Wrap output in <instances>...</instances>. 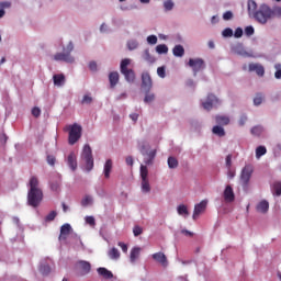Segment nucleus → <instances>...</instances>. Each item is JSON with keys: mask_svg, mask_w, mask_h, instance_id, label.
<instances>
[{"mask_svg": "<svg viewBox=\"0 0 281 281\" xmlns=\"http://www.w3.org/2000/svg\"><path fill=\"white\" fill-rule=\"evenodd\" d=\"M145 103H150L155 101V94L154 93H149V91H146V95H145Z\"/></svg>", "mask_w": 281, "mask_h": 281, "instance_id": "nucleus-41", "label": "nucleus"}, {"mask_svg": "<svg viewBox=\"0 0 281 281\" xmlns=\"http://www.w3.org/2000/svg\"><path fill=\"white\" fill-rule=\"evenodd\" d=\"M223 19H224V21H231V19H234V13H232V11H226L223 14Z\"/></svg>", "mask_w": 281, "mask_h": 281, "instance_id": "nucleus-52", "label": "nucleus"}, {"mask_svg": "<svg viewBox=\"0 0 281 281\" xmlns=\"http://www.w3.org/2000/svg\"><path fill=\"white\" fill-rule=\"evenodd\" d=\"M235 198H236V195H234V191H233L232 186L225 187L224 201L228 202V203H232V202H234Z\"/></svg>", "mask_w": 281, "mask_h": 281, "instance_id": "nucleus-18", "label": "nucleus"}, {"mask_svg": "<svg viewBox=\"0 0 281 281\" xmlns=\"http://www.w3.org/2000/svg\"><path fill=\"white\" fill-rule=\"evenodd\" d=\"M188 66L192 68L193 75L196 76V74L205 69V60L202 58H189Z\"/></svg>", "mask_w": 281, "mask_h": 281, "instance_id": "nucleus-9", "label": "nucleus"}, {"mask_svg": "<svg viewBox=\"0 0 281 281\" xmlns=\"http://www.w3.org/2000/svg\"><path fill=\"white\" fill-rule=\"evenodd\" d=\"M151 87H154V82L148 71H143L142 74V89L145 92H149Z\"/></svg>", "mask_w": 281, "mask_h": 281, "instance_id": "nucleus-12", "label": "nucleus"}, {"mask_svg": "<svg viewBox=\"0 0 281 281\" xmlns=\"http://www.w3.org/2000/svg\"><path fill=\"white\" fill-rule=\"evenodd\" d=\"M220 104V101L218 99L216 98L215 94H207V98H206V102H203L202 103V106L204 110L206 111H211L213 108H215V105Z\"/></svg>", "mask_w": 281, "mask_h": 281, "instance_id": "nucleus-13", "label": "nucleus"}, {"mask_svg": "<svg viewBox=\"0 0 281 281\" xmlns=\"http://www.w3.org/2000/svg\"><path fill=\"white\" fill-rule=\"evenodd\" d=\"M148 167L142 165L140 166V179H142V192L143 193H149L151 188L148 179Z\"/></svg>", "mask_w": 281, "mask_h": 281, "instance_id": "nucleus-8", "label": "nucleus"}, {"mask_svg": "<svg viewBox=\"0 0 281 281\" xmlns=\"http://www.w3.org/2000/svg\"><path fill=\"white\" fill-rule=\"evenodd\" d=\"M40 272L43 276H47L49 272H52V268L48 265H43L40 267Z\"/></svg>", "mask_w": 281, "mask_h": 281, "instance_id": "nucleus-39", "label": "nucleus"}, {"mask_svg": "<svg viewBox=\"0 0 281 281\" xmlns=\"http://www.w3.org/2000/svg\"><path fill=\"white\" fill-rule=\"evenodd\" d=\"M50 190H53L54 192H58L59 191V184L57 182L50 184Z\"/></svg>", "mask_w": 281, "mask_h": 281, "instance_id": "nucleus-64", "label": "nucleus"}, {"mask_svg": "<svg viewBox=\"0 0 281 281\" xmlns=\"http://www.w3.org/2000/svg\"><path fill=\"white\" fill-rule=\"evenodd\" d=\"M225 166H227L228 169L232 167V155H227L225 158Z\"/></svg>", "mask_w": 281, "mask_h": 281, "instance_id": "nucleus-60", "label": "nucleus"}, {"mask_svg": "<svg viewBox=\"0 0 281 281\" xmlns=\"http://www.w3.org/2000/svg\"><path fill=\"white\" fill-rule=\"evenodd\" d=\"M27 187V205L37 209L44 199L43 190L40 188L38 178L36 176H32L29 180Z\"/></svg>", "mask_w": 281, "mask_h": 281, "instance_id": "nucleus-1", "label": "nucleus"}, {"mask_svg": "<svg viewBox=\"0 0 281 281\" xmlns=\"http://www.w3.org/2000/svg\"><path fill=\"white\" fill-rule=\"evenodd\" d=\"M55 161H56L55 156L53 155L46 156V162H48L49 166H54Z\"/></svg>", "mask_w": 281, "mask_h": 281, "instance_id": "nucleus-53", "label": "nucleus"}, {"mask_svg": "<svg viewBox=\"0 0 281 281\" xmlns=\"http://www.w3.org/2000/svg\"><path fill=\"white\" fill-rule=\"evenodd\" d=\"M269 210V203L267 200H261L258 205H256V211L260 214H267Z\"/></svg>", "mask_w": 281, "mask_h": 281, "instance_id": "nucleus-21", "label": "nucleus"}, {"mask_svg": "<svg viewBox=\"0 0 281 281\" xmlns=\"http://www.w3.org/2000/svg\"><path fill=\"white\" fill-rule=\"evenodd\" d=\"M246 122H247V116L246 115L240 116V119H239V126L246 125Z\"/></svg>", "mask_w": 281, "mask_h": 281, "instance_id": "nucleus-63", "label": "nucleus"}, {"mask_svg": "<svg viewBox=\"0 0 281 281\" xmlns=\"http://www.w3.org/2000/svg\"><path fill=\"white\" fill-rule=\"evenodd\" d=\"M108 79H109V81H110V87H111L112 89H114V88L117 86L119 81H120V75H119L117 71H112V72L108 76Z\"/></svg>", "mask_w": 281, "mask_h": 281, "instance_id": "nucleus-19", "label": "nucleus"}, {"mask_svg": "<svg viewBox=\"0 0 281 281\" xmlns=\"http://www.w3.org/2000/svg\"><path fill=\"white\" fill-rule=\"evenodd\" d=\"M254 172V168L249 165L245 166L243 168V171H240V183H243L244 187H247L249 183V180L251 179Z\"/></svg>", "mask_w": 281, "mask_h": 281, "instance_id": "nucleus-10", "label": "nucleus"}, {"mask_svg": "<svg viewBox=\"0 0 281 281\" xmlns=\"http://www.w3.org/2000/svg\"><path fill=\"white\" fill-rule=\"evenodd\" d=\"M249 71L255 72L260 78H262L265 75L263 66L261 64H257V63L249 64Z\"/></svg>", "mask_w": 281, "mask_h": 281, "instance_id": "nucleus-16", "label": "nucleus"}, {"mask_svg": "<svg viewBox=\"0 0 281 281\" xmlns=\"http://www.w3.org/2000/svg\"><path fill=\"white\" fill-rule=\"evenodd\" d=\"M143 59H145V61H147L148 64H154L156 61V58L150 55L149 50H145V53L143 54Z\"/></svg>", "mask_w": 281, "mask_h": 281, "instance_id": "nucleus-33", "label": "nucleus"}, {"mask_svg": "<svg viewBox=\"0 0 281 281\" xmlns=\"http://www.w3.org/2000/svg\"><path fill=\"white\" fill-rule=\"evenodd\" d=\"M172 54L177 58H182L184 56V54H186L184 47L181 46V45H177L176 47H173Z\"/></svg>", "mask_w": 281, "mask_h": 281, "instance_id": "nucleus-27", "label": "nucleus"}, {"mask_svg": "<svg viewBox=\"0 0 281 281\" xmlns=\"http://www.w3.org/2000/svg\"><path fill=\"white\" fill-rule=\"evenodd\" d=\"M147 43L149 45H156L157 44V36H148L147 37Z\"/></svg>", "mask_w": 281, "mask_h": 281, "instance_id": "nucleus-55", "label": "nucleus"}, {"mask_svg": "<svg viewBox=\"0 0 281 281\" xmlns=\"http://www.w3.org/2000/svg\"><path fill=\"white\" fill-rule=\"evenodd\" d=\"M125 161L127 166H134V158L132 156L126 157Z\"/></svg>", "mask_w": 281, "mask_h": 281, "instance_id": "nucleus-62", "label": "nucleus"}, {"mask_svg": "<svg viewBox=\"0 0 281 281\" xmlns=\"http://www.w3.org/2000/svg\"><path fill=\"white\" fill-rule=\"evenodd\" d=\"M265 154H267V147L259 146L256 147V158H261Z\"/></svg>", "mask_w": 281, "mask_h": 281, "instance_id": "nucleus-36", "label": "nucleus"}, {"mask_svg": "<svg viewBox=\"0 0 281 281\" xmlns=\"http://www.w3.org/2000/svg\"><path fill=\"white\" fill-rule=\"evenodd\" d=\"M74 52V44L69 42L68 46L64 47L63 53H57L54 55L55 61H64L66 64L72 65L75 63V57L70 55Z\"/></svg>", "mask_w": 281, "mask_h": 281, "instance_id": "nucleus-2", "label": "nucleus"}, {"mask_svg": "<svg viewBox=\"0 0 281 281\" xmlns=\"http://www.w3.org/2000/svg\"><path fill=\"white\" fill-rule=\"evenodd\" d=\"M274 68H276L274 78L279 80L281 79V64L276 65Z\"/></svg>", "mask_w": 281, "mask_h": 281, "instance_id": "nucleus-44", "label": "nucleus"}, {"mask_svg": "<svg viewBox=\"0 0 281 281\" xmlns=\"http://www.w3.org/2000/svg\"><path fill=\"white\" fill-rule=\"evenodd\" d=\"M131 65L130 58H124L121 61V74L125 77V80L130 83H133L136 79L135 71L130 69L128 66Z\"/></svg>", "mask_w": 281, "mask_h": 281, "instance_id": "nucleus-4", "label": "nucleus"}, {"mask_svg": "<svg viewBox=\"0 0 281 281\" xmlns=\"http://www.w3.org/2000/svg\"><path fill=\"white\" fill-rule=\"evenodd\" d=\"M179 167V160L172 156L168 157V168L177 169Z\"/></svg>", "mask_w": 281, "mask_h": 281, "instance_id": "nucleus-31", "label": "nucleus"}, {"mask_svg": "<svg viewBox=\"0 0 281 281\" xmlns=\"http://www.w3.org/2000/svg\"><path fill=\"white\" fill-rule=\"evenodd\" d=\"M157 75L160 78H166V68H165V66H161V67L157 68Z\"/></svg>", "mask_w": 281, "mask_h": 281, "instance_id": "nucleus-47", "label": "nucleus"}, {"mask_svg": "<svg viewBox=\"0 0 281 281\" xmlns=\"http://www.w3.org/2000/svg\"><path fill=\"white\" fill-rule=\"evenodd\" d=\"M68 166L71 169V171H75L78 168V162L76 161L75 153H70L68 155Z\"/></svg>", "mask_w": 281, "mask_h": 281, "instance_id": "nucleus-23", "label": "nucleus"}, {"mask_svg": "<svg viewBox=\"0 0 281 281\" xmlns=\"http://www.w3.org/2000/svg\"><path fill=\"white\" fill-rule=\"evenodd\" d=\"M206 207H207V201L206 200H202L200 203L194 205L193 221H196V218H199L200 215L205 212Z\"/></svg>", "mask_w": 281, "mask_h": 281, "instance_id": "nucleus-14", "label": "nucleus"}, {"mask_svg": "<svg viewBox=\"0 0 281 281\" xmlns=\"http://www.w3.org/2000/svg\"><path fill=\"white\" fill-rule=\"evenodd\" d=\"M113 169V161L111 159H108L104 165V177L106 179L110 178L111 170Z\"/></svg>", "mask_w": 281, "mask_h": 281, "instance_id": "nucleus-29", "label": "nucleus"}, {"mask_svg": "<svg viewBox=\"0 0 281 281\" xmlns=\"http://www.w3.org/2000/svg\"><path fill=\"white\" fill-rule=\"evenodd\" d=\"M12 8V2L10 1H1L0 2V19L5 16V10H10Z\"/></svg>", "mask_w": 281, "mask_h": 281, "instance_id": "nucleus-22", "label": "nucleus"}, {"mask_svg": "<svg viewBox=\"0 0 281 281\" xmlns=\"http://www.w3.org/2000/svg\"><path fill=\"white\" fill-rule=\"evenodd\" d=\"M127 48H130V50H134V49L138 48V42H136V41L127 42Z\"/></svg>", "mask_w": 281, "mask_h": 281, "instance_id": "nucleus-46", "label": "nucleus"}, {"mask_svg": "<svg viewBox=\"0 0 281 281\" xmlns=\"http://www.w3.org/2000/svg\"><path fill=\"white\" fill-rule=\"evenodd\" d=\"M263 101L262 94H256L255 99H254V104L255 105H261Z\"/></svg>", "mask_w": 281, "mask_h": 281, "instance_id": "nucleus-48", "label": "nucleus"}, {"mask_svg": "<svg viewBox=\"0 0 281 281\" xmlns=\"http://www.w3.org/2000/svg\"><path fill=\"white\" fill-rule=\"evenodd\" d=\"M157 54H167L169 52V47H167L165 44H160L156 47Z\"/></svg>", "mask_w": 281, "mask_h": 281, "instance_id": "nucleus-38", "label": "nucleus"}, {"mask_svg": "<svg viewBox=\"0 0 281 281\" xmlns=\"http://www.w3.org/2000/svg\"><path fill=\"white\" fill-rule=\"evenodd\" d=\"M233 52L240 56H247V52L243 49L241 45L234 46Z\"/></svg>", "mask_w": 281, "mask_h": 281, "instance_id": "nucleus-40", "label": "nucleus"}, {"mask_svg": "<svg viewBox=\"0 0 281 281\" xmlns=\"http://www.w3.org/2000/svg\"><path fill=\"white\" fill-rule=\"evenodd\" d=\"M92 102V99L90 95L85 94L83 100H81V103L83 104H90Z\"/></svg>", "mask_w": 281, "mask_h": 281, "instance_id": "nucleus-59", "label": "nucleus"}, {"mask_svg": "<svg viewBox=\"0 0 281 281\" xmlns=\"http://www.w3.org/2000/svg\"><path fill=\"white\" fill-rule=\"evenodd\" d=\"M57 217V212L50 211L48 215H46L45 221L46 222H53Z\"/></svg>", "mask_w": 281, "mask_h": 281, "instance_id": "nucleus-43", "label": "nucleus"}, {"mask_svg": "<svg viewBox=\"0 0 281 281\" xmlns=\"http://www.w3.org/2000/svg\"><path fill=\"white\" fill-rule=\"evenodd\" d=\"M108 257L112 260H119L121 258L120 250L115 247H112L110 250H108Z\"/></svg>", "mask_w": 281, "mask_h": 281, "instance_id": "nucleus-25", "label": "nucleus"}, {"mask_svg": "<svg viewBox=\"0 0 281 281\" xmlns=\"http://www.w3.org/2000/svg\"><path fill=\"white\" fill-rule=\"evenodd\" d=\"M140 154L143 156H145V164L147 166H150L151 164H154V159L156 157V150L148 151V146L143 145L142 148H140Z\"/></svg>", "mask_w": 281, "mask_h": 281, "instance_id": "nucleus-11", "label": "nucleus"}, {"mask_svg": "<svg viewBox=\"0 0 281 281\" xmlns=\"http://www.w3.org/2000/svg\"><path fill=\"white\" fill-rule=\"evenodd\" d=\"M81 159L86 161V170L90 172L93 170L94 161L93 155H91V148L89 145H85L83 150L81 151Z\"/></svg>", "mask_w": 281, "mask_h": 281, "instance_id": "nucleus-6", "label": "nucleus"}, {"mask_svg": "<svg viewBox=\"0 0 281 281\" xmlns=\"http://www.w3.org/2000/svg\"><path fill=\"white\" fill-rule=\"evenodd\" d=\"M71 231H72V227L68 223L61 225L60 226V234H59V241L60 240H67Z\"/></svg>", "mask_w": 281, "mask_h": 281, "instance_id": "nucleus-17", "label": "nucleus"}, {"mask_svg": "<svg viewBox=\"0 0 281 281\" xmlns=\"http://www.w3.org/2000/svg\"><path fill=\"white\" fill-rule=\"evenodd\" d=\"M271 191L273 192V194H276L277 196L281 195V182H274L273 187L271 189Z\"/></svg>", "mask_w": 281, "mask_h": 281, "instance_id": "nucleus-35", "label": "nucleus"}, {"mask_svg": "<svg viewBox=\"0 0 281 281\" xmlns=\"http://www.w3.org/2000/svg\"><path fill=\"white\" fill-rule=\"evenodd\" d=\"M91 202H92L91 196L90 195H86L85 199L81 200V205L86 207V206L90 205Z\"/></svg>", "mask_w": 281, "mask_h": 281, "instance_id": "nucleus-45", "label": "nucleus"}, {"mask_svg": "<svg viewBox=\"0 0 281 281\" xmlns=\"http://www.w3.org/2000/svg\"><path fill=\"white\" fill-rule=\"evenodd\" d=\"M140 256V247H133L131 250V262L134 263Z\"/></svg>", "mask_w": 281, "mask_h": 281, "instance_id": "nucleus-26", "label": "nucleus"}, {"mask_svg": "<svg viewBox=\"0 0 281 281\" xmlns=\"http://www.w3.org/2000/svg\"><path fill=\"white\" fill-rule=\"evenodd\" d=\"M151 258H153L154 261L160 263V266L164 267V268L169 266V261L167 260L166 255L161 251L153 254Z\"/></svg>", "mask_w": 281, "mask_h": 281, "instance_id": "nucleus-15", "label": "nucleus"}, {"mask_svg": "<svg viewBox=\"0 0 281 281\" xmlns=\"http://www.w3.org/2000/svg\"><path fill=\"white\" fill-rule=\"evenodd\" d=\"M233 36H243V27H237L235 33H233Z\"/></svg>", "mask_w": 281, "mask_h": 281, "instance_id": "nucleus-61", "label": "nucleus"}, {"mask_svg": "<svg viewBox=\"0 0 281 281\" xmlns=\"http://www.w3.org/2000/svg\"><path fill=\"white\" fill-rule=\"evenodd\" d=\"M89 69H90L92 72L98 71V64L94 63V61L89 63Z\"/></svg>", "mask_w": 281, "mask_h": 281, "instance_id": "nucleus-57", "label": "nucleus"}, {"mask_svg": "<svg viewBox=\"0 0 281 281\" xmlns=\"http://www.w3.org/2000/svg\"><path fill=\"white\" fill-rule=\"evenodd\" d=\"M31 114H33L34 117H40L42 110L38 109V106H34L33 110H31Z\"/></svg>", "mask_w": 281, "mask_h": 281, "instance_id": "nucleus-50", "label": "nucleus"}, {"mask_svg": "<svg viewBox=\"0 0 281 281\" xmlns=\"http://www.w3.org/2000/svg\"><path fill=\"white\" fill-rule=\"evenodd\" d=\"M69 131V145L74 146L80 137H82V126H80L78 123H74L72 125L68 126Z\"/></svg>", "mask_w": 281, "mask_h": 281, "instance_id": "nucleus-5", "label": "nucleus"}, {"mask_svg": "<svg viewBox=\"0 0 281 281\" xmlns=\"http://www.w3.org/2000/svg\"><path fill=\"white\" fill-rule=\"evenodd\" d=\"M271 16H273V11L271 10V8L267 7V4H262L259 10L256 11L254 14L256 21H258V23H261L262 25H265V23H267V21H269Z\"/></svg>", "mask_w": 281, "mask_h": 281, "instance_id": "nucleus-3", "label": "nucleus"}, {"mask_svg": "<svg viewBox=\"0 0 281 281\" xmlns=\"http://www.w3.org/2000/svg\"><path fill=\"white\" fill-rule=\"evenodd\" d=\"M97 272H99V274L104 279L113 278V272L106 270L104 267H100L99 269H97Z\"/></svg>", "mask_w": 281, "mask_h": 281, "instance_id": "nucleus-28", "label": "nucleus"}, {"mask_svg": "<svg viewBox=\"0 0 281 281\" xmlns=\"http://www.w3.org/2000/svg\"><path fill=\"white\" fill-rule=\"evenodd\" d=\"M53 80H54V86H56V87L65 86L66 79H65V75H63V74L54 75Z\"/></svg>", "mask_w": 281, "mask_h": 281, "instance_id": "nucleus-24", "label": "nucleus"}, {"mask_svg": "<svg viewBox=\"0 0 281 281\" xmlns=\"http://www.w3.org/2000/svg\"><path fill=\"white\" fill-rule=\"evenodd\" d=\"M164 8H165V10L170 11L175 8V2H172V0H167L164 3Z\"/></svg>", "mask_w": 281, "mask_h": 281, "instance_id": "nucleus-42", "label": "nucleus"}, {"mask_svg": "<svg viewBox=\"0 0 281 281\" xmlns=\"http://www.w3.org/2000/svg\"><path fill=\"white\" fill-rule=\"evenodd\" d=\"M262 132H263V128L261 126H255L252 127V130H250V134H252L256 137L261 136Z\"/></svg>", "mask_w": 281, "mask_h": 281, "instance_id": "nucleus-37", "label": "nucleus"}, {"mask_svg": "<svg viewBox=\"0 0 281 281\" xmlns=\"http://www.w3.org/2000/svg\"><path fill=\"white\" fill-rule=\"evenodd\" d=\"M86 223L89 224L90 226H94L95 225V220L93 216H87L86 217Z\"/></svg>", "mask_w": 281, "mask_h": 281, "instance_id": "nucleus-56", "label": "nucleus"}, {"mask_svg": "<svg viewBox=\"0 0 281 281\" xmlns=\"http://www.w3.org/2000/svg\"><path fill=\"white\" fill-rule=\"evenodd\" d=\"M212 133H213L215 136H218V137H225V136H226L225 128H223L222 126H218V125H215V126L212 128Z\"/></svg>", "mask_w": 281, "mask_h": 281, "instance_id": "nucleus-30", "label": "nucleus"}, {"mask_svg": "<svg viewBox=\"0 0 281 281\" xmlns=\"http://www.w3.org/2000/svg\"><path fill=\"white\" fill-rule=\"evenodd\" d=\"M117 246L121 247V250L123 251V254L128 252V246H126V244L120 241L117 243Z\"/></svg>", "mask_w": 281, "mask_h": 281, "instance_id": "nucleus-58", "label": "nucleus"}, {"mask_svg": "<svg viewBox=\"0 0 281 281\" xmlns=\"http://www.w3.org/2000/svg\"><path fill=\"white\" fill-rule=\"evenodd\" d=\"M215 124L217 126H227L231 124V119L227 115H215Z\"/></svg>", "mask_w": 281, "mask_h": 281, "instance_id": "nucleus-20", "label": "nucleus"}, {"mask_svg": "<svg viewBox=\"0 0 281 281\" xmlns=\"http://www.w3.org/2000/svg\"><path fill=\"white\" fill-rule=\"evenodd\" d=\"M258 8V4L254 0L248 1V12L249 14H256V10Z\"/></svg>", "mask_w": 281, "mask_h": 281, "instance_id": "nucleus-32", "label": "nucleus"}, {"mask_svg": "<svg viewBox=\"0 0 281 281\" xmlns=\"http://www.w3.org/2000/svg\"><path fill=\"white\" fill-rule=\"evenodd\" d=\"M91 271V263L85 260H79L75 265V272L77 277H85Z\"/></svg>", "mask_w": 281, "mask_h": 281, "instance_id": "nucleus-7", "label": "nucleus"}, {"mask_svg": "<svg viewBox=\"0 0 281 281\" xmlns=\"http://www.w3.org/2000/svg\"><path fill=\"white\" fill-rule=\"evenodd\" d=\"M143 233H144V229L140 226L133 227V235H135V237H138Z\"/></svg>", "mask_w": 281, "mask_h": 281, "instance_id": "nucleus-49", "label": "nucleus"}, {"mask_svg": "<svg viewBox=\"0 0 281 281\" xmlns=\"http://www.w3.org/2000/svg\"><path fill=\"white\" fill-rule=\"evenodd\" d=\"M178 214L179 215H184V216H189L190 212L188 211V207L184 204H181L177 207Z\"/></svg>", "mask_w": 281, "mask_h": 281, "instance_id": "nucleus-34", "label": "nucleus"}, {"mask_svg": "<svg viewBox=\"0 0 281 281\" xmlns=\"http://www.w3.org/2000/svg\"><path fill=\"white\" fill-rule=\"evenodd\" d=\"M245 34L246 36H254V26H246Z\"/></svg>", "mask_w": 281, "mask_h": 281, "instance_id": "nucleus-54", "label": "nucleus"}, {"mask_svg": "<svg viewBox=\"0 0 281 281\" xmlns=\"http://www.w3.org/2000/svg\"><path fill=\"white\" fill-rule=\"evenodd\" d=\"M222 36H234V30H232L231 27L225 29L222 32Z\"/></svg>", "mask_w": 281, "mask_h": 281, "instance_id": "nucleus-51", "label": "nucleus"}]
</instances>
